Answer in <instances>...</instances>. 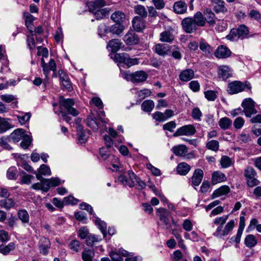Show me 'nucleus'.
Here are the masks:
<instances>
[{"label": "nucleus", "mask_w": 261, "mask_h": 261, "mask_svg": "<svg viewBox=\"0 0 261 261\" xmlns=\"http://www.w3.org/2000/svg\"><path fill=\"white\" fill-rule=\"evenodd\" d=\"M74 105V102L73 99H65L61 96L59 98V107H57V105L54 103V110L55 113L61 115L63 119L66 122L69 123L71 120V117L67 114L75 117L79 114V111L73 108Z\"/></svg>", "instance_id": "obj_1"}, {"label": "nucleus", "mask_w": 261, "mask_h": 261, "mask_svg": "<svg viewBox=\"0 0 261 261\" xmlns=\"http://www.w3.org/2000/svg\"><path fill=\"white\" fill-rule=\"evenodd\" d=\"M228 215L218 217L216 218L212 225V227L214 228L215 225L217 226L216 231L213 233V236L217 238L220 239L223 237L227 236L234 228L236 222L234 220H230L224 226L228 218Z\"/></svg>", "instance_id": "obj_2"}, {"label": "nucleus", "mask_w": 261, "mask_h": 261, "mask_svg": "<svg viewBox=\"0 0 261 261\" xmlns=\"http://www.w3.org/2000/svg\"><path fill=\"white\" fill-rule=\"evenodd\" d=\"M245 88L251 89V85L248 82L243 83L235 81L228 84L227 91L230 94H234L244 91Z\"/></svg>", "instance_id": "obj_3"}, {"label": "nucleus", "mask_w": 261, "mask_h": 261, "mask_svg": "<svg viewBox=\"0 0 261 261\" xmlns=\"http://www.w3.org/2000/svg\"><path fill=\"white\" fill-rule=\"evenodd\" d=\"M115 60L120 63H123L128 67L138 65L139 63V59L130 58L129 55L126 53L116 54L114 55Z\"/></svg>", "instance_id": "obj_4"}, {"label": "nucleus", "mask_w": 261, "mask_h": 261, "mask_svg": "<svg viewBox=\"0 0 261 261\" xmlns=\"http://www.w3.org/2000/svg\"><path fill=\"white\" fill-rule=\"evenodd\" d=\"M242 106L243 108V112L247 117H250L252 115L257 113L255 108V102L251 98L245 99L242 103Z\"/></svg>", "instance_id": "obj_5"}, {"label": "nucleus", "mask_w": 261, "mask_h": 261, "mask_svg": "<svg viewBox=\"0 0 261 261\" xmlns=\"http://www.w3.org/2000/svg\"><path fill=\"white\" fill-rule=\"evenodd\" d=\"M127 174L128 178L122 174L119 175L118 177V181L124 186L130 188L135 187L137 180L136 174L132 170L128 171Z\"/></svg>", "instance_id": "obj_6"}, {"label": "nucleus", "mask_w": 261, "mask_h": 261, "mask_svg": "<svg viewBox=\"0 0 261 261\" xmlns=\"http://www.w3.org/2000/svg\"><path fill=\"white\" fill-rule=\"evenodd\" d=\"M196 132V128L193 125H185L178 128L173 134V136L174 137L180 136H191L194 135Z\"/></svg>", "instance_id": "obj_7"}, {"label": "nucleus", "mask_w": 261, "mask_h": 261, "mask_svg": "<svg viewBox=\"0 0 261 261\" xmlns=\"http://www.w3.org/2000/svg\"><path fill=\"white\" fill-rule=\"evenodd\" d=\"M175 38V32L172 28H169L160 35V40L162 42L172 43Z\"/></svg>", "instance_id": "obj_8"}, {"label": "nucleus", "mask_w": 261, "mask_h": 261, "mask_svg": "<svg viewBox=\"0 0 261 261\" xmlns=\"http://www.w3.org/2000/svg\"><path fill=\"white\" fill-rule=\"evenodd\" d=\"M158 212L160 220L162 222V224L163 225L164 228L167 229H170L172 225L168 218L170 212L166 209L162 208L158 209Z\"/></svg>", "instance_id": "obj_9"}, {"label": "nucleus", "mask_w": 261, "mask_h": 261, "mask_svg": "<svg viewBox=\"0 0 261 261\" xmlns=\"http://www.w3.org/2000/svg\"><path fill=\"white\" fill-rule=\"evenodd\" d=\"M183 30L187 33H192L197 30V26L192 17H186L181 21Z\"/></svg>", "instance_id": "obj_10"}, {"label": "nucleus", "mask_w": 261, "mask_h": 261, "mask_svg": "<svg viewBox=\"0 0 261 261\" xmlns=\"http://www.w3.org/2000/svg\"><path fill=\"white\" fill-rule=\"evenodd\" d=\"M108 119H103L98 118V119L93 118L92 116H89L86 120L87 125L91 128L93 130L96 131L98 129L100 125V122L102 123L106 124L108 122Z\"/></svg>", "instance_id": "obj_11"}, {"label": "nucleus", "mask_w": 261, "mask_h": 261, "mask_svg": "<svg viewBox=\"0 0 261 261\" xmlns=\"http://www.w3.org/2000/svg\"><path fill=\"white\" fill-rule=\"evenodd\" d=\"M123 40L126 44L132 45L137 44L139 42V38L134 31H129L124 36Z\"/></svg>", "instance_id": "obj_12"}, {"label": "nucleus", "mask_w": 261, "mask_h": 261, "mask_svg": "<svg viewBox=\"0 0 261 261\" xmlns=\"http://www.w3.org/2000/svg\"><path fill=\"white\" fill-rule=\"evenodd\" d=\"M110 256L113 261H123V257L130 256L128 252L122 249H120L117 251L111 252Z\"/></svg>", "instance_id": "obj_13"}, {"label": "nucleus", "mask_w": 261, "mask_h": 261, "mask_svg": "<svg viewBox=\"0 0 261 261\" xmlns=\"http://www.w3.org/2000/svg\"><path fill=\"white\" fill-rule=\"evenodd\" d=\"M231 54L230 49L224 45L218 46L215 52V55L218 58H227L231 55Z\"/></svg>", "instance_id": "obj_14"}, {"label": "nucleus", "mask_w": 261, "mask_h": 261, "mask_svg": "<svg viewBox=\"0 0 261 261\" xmlns=\"http://www.w3.org/2000/svg\"><path fill=\"white\" fill-rule=\"evenodd\" d=\"M155 51L160 56H165L169 54L171 46L162 43H158L154 46Z\"/></svg>", "instance_id": "obj_15"}, {"label": "nucleus", "mask_w": 261, "mask_h": 261, "mask_svg": "<svg viewBox=\"0 0 261 261\" xmlns=\"http://www.w3.org/2000/svg\"><path fill=\"white\" fill-rule=\"evenodd\" d=\"M148 74L144 71L139 70L133 73V83H142L148 78Z\"/></svg>", "instance_id": "obj_16"}, {"label": "nucleus", "mask_w": 261, "mask_h": 261, "mask_svg": "<svg viewBox=\"0 0 261 261\" xmlns=\"http://www.w3.org/2000/svg\"><path fill=\"white\" fill-rule=\"evenodd\" d=\"M218 75L223 80H226L231 76V70L227 65H221L218 68Z\"/></svg>", "instance_id": "obj_17"}, {"label": "nucleus", "mask_w": 261, "mask_h": 261, "mask_svg": "<svg viewBox=\"0 0 261 261\" xmlns=\"http://www.w3.org/2000/svg\"><path fill=\"white\" fill-rule=\"evenodd\" d=\"M203 177V172L200 169H196L191 178L192 185L195 186H198L201 183Z\"/></svg>", "instance_id": "obj_18"}, {"label": "nucleus", "mask_w": 261, "mask_h": 261, "mask_svg": "<svg viewBox=\"0 0 261 261\" xmlns=\"http://www.w3.org/2000/svg\"><path fill=\"white\" fill-rule=\"evenodd\" d=\"M194 76V72L192 69H186L182 70L179 74V79L182 82H188L192 80Z\"/></svg>", "instance_id": "obj_19"}, {"label": "nucleus", "mask_w": 261, "mask_h": 261, "mask_svg": "<svg viewBox=\"0 0 261 261\" xmlns=\"http://www.w3.org/2000/svg\"><path fill=\"white\" fill-rule=\"evenodd\" d=\"M132 23L134 30L137 32H141L145 28V21L140 16L135 17Z\"/></svg>", "instance_id": "obj_20"}, {"label": "nucleus", "mask_w": 261, "mask_h": 261, "mask_svg": "<svg viewBox=\"0 0 261 261\" xmlns=\"http://www.w3.org/2000/svg\"><path fill=\"white\" fill-rule=\"evenodd\" d=\"M50 242L48 239L41 238L40 239L39 244L40 252L44 255H46L48 253V250L50 247Z\"/></svg>", "instance_id": "obj_21"}, {"label": "nucleus", "mask_w": 261, "mask_h": 261, "mask_svg": "<svg viewBox=\"0 0 261 261\" xmlns=\"http://www.w3.org/2000/svg\"><path fill=\"white\" fill-rule=\"evenodd\" d=\"M226 177L225 175L220 171H215L212 174V183L213 185H216L218 183L222 182L226 180Z\"/></svg>", "instance_id": "obj_22"}, {"label": "nucleus", "mask_w": 261, "mask_h": 261, "mask_svg": "<svg viewBox=\"0 0 261 261\" xmlns=\"http://www.w3.org/2000/svg\"><path fill=\"white\" fill-rule=\"evenodd\" d=\"M24 130L21 128L14 130L10 135V139L15 143L21 140L25 135Z\"/></svg>", "instance_id": "obj_23"}, {"label": "nucleus", "mask_w": 261, "mask_h": 261, "mask_svg": "<svg viewBox=\"0 0 261 261\" xmlns=\"http://www.w3.org/2000/svg\"><path fill=\"white\" fill-rule=\"evenodd\" d=\"M172 151L176 156H185L188 152V148L185 145H178L172 147Z\"/></svg>", "instance_id": "obj_24"}, {"label": "nucleus", "mask_w": 261, "mask_h": 261, "mask_svg": "<svg viewBox=\"0 0 261 261\" xmlns=\"http://www.w3.org/2000/svg\"><path fill=\"white\" fill-rule=\"evenodd\" d=\"M59 74L62 86L68 91H71L72 86L67 76L63 74L62 70L59 71Z\"/></svg>", "instance_id": "obj_25"}, {"label": "nucleus", "mask_w": 261, "mask_h": 261, "mask_svg": "<svg viewBox=\"0 0 261 261\" xmlns=\"http://www.w3.org/2000/svg\"><path fill=\"white\" fill-rule=\"evenodd\" d=\"M111 18L115 23L121 24L125 19V15L121 11H116L111 15Z\"/></svg>", "instance_id": "obj_26"}, {"label": "nucleus", "mask_w": 261, "mask_h": 261, "mask_svg": "<svg viewBox=\"0 0 261 261\" xmlns=\"http://www.w3.org/2000/svg\"><path fill=\"white\" fill-rule=\"evenodd\" d=\"M122 42L118 39H114L109 41L107 48H110L112 52L116 53L121 47Z\"/></svg>", "instance_id": "obj_27"}, {"label": "nucleus", "mask_w": 261, "mask_h": 261, "mask_svg": "<svg viewBox=\"0 0 261 261\" xmlns=\"http://www.w3.org/2000/svg\"><path fill=\"white\" fill-rule=\"evenodd\" d=\"M230 191L229 187L227 186H223L215 190L211 195L212 199H214L222 195L227 194Z\"/></svg>", "instance_id": "obj_28"}, {"label": "nucleus", "mask_w": 261, "mask_h": 261, "mask_svg": "<svg viewBox=\"0 0 261 261\" xmlns=\"http://www.w3.org/2000/svg\"><path fill=\"white\" fill-rule=\"evenodd\" d=\"M105 4L106 3L103 0H95L90 2L88 4V7L90 11L94 12L97 10L101 9Z\"/></svg>", "instance_id": "obj_29"}, {"label": "nucleus", "mask_w": 261, "mask_h": 261, "mask_svg": "<svg viewBox=\"0 0 261 261\" xmlns=\"http://www.w3.org/2000/svg\"><path fill=\"white\" fill-rule=\"evenodd\" d=\"M173 9L177 14H184L187 11V5L184 2L178 1L174 3Z\"/></svg>", "instance_id": "obj_30"}, {"label": "nucleus", "mask_w": 261, "mask_h": 261, "mask_svg": "<svg viewBox=\"0 0 261 261\" xmlns=\"http://www.w3.org/2000/svg\"><path fill=\"white\" fill-rule=\"evenodd\" d=\"M12 127L10 119L0 117V133H3Z\"/></svg>", "instance_id": "obj_31"}, {"label": "nucleus", "mask_w": 261, "mask_h": 261, "mask_svg": "<svg viewBox=\"0 0 261 261\" xmlns=\"http://www.w3.org/2000/svg\"><path fill=\"white\" fill-rule=\"evenodd\" d=\"M190 166L185 162L179 163L176 167L177 173L181 175H186L190 171Z\"/></svg>", "instance_id": "obj_32"}, {"label": "nucleus", "mask_w": 261, "mask_h": 261, "mask_svg": "<svg viewBox=\"0 0 261 261\" xmlns=\"http://www.w3.org/2000/svg\"><path fill=\"white\" fill-rule=\"evenodd\" d=\"M205 23L207 22L210 25H214L215 23V15L211 10L207 9L204 12Z\"/></svg>", "instance_id": "obj_33"}, {"label": "nucleus", "mask_w": 261, "mask_h": 261, "mask_svg": "<svg viewBox=\"0 0 261 261\" xmlns=\"http://www.w3.org/2000/svg\"><path fill=\"white\" fill-rule=\"evenodd\" d=\"M192 18L196 26L204 27L205 25V19L201 12H197Z\"/></svg>", "instance_id": "obj_34"}, {"label": "nucleus", "mask_w": 261, "mask_h": 261, "mask_svg": "<svg viewBox=\"0 0 261 261\" xmlns=\"http://www.w3.org/2000/svg\"><path fill=\"white\" fill-rule=\"evenodd\" d=\"M212 3L216 12L227 11V9L224 6L225 3L223 0H212Z\"/></svg>", "instance_id": "obj_35"}, {"label": "nucleus", "mask_w": 261, "mask_h": 261, "mask_svg": "<svg viewBox=\"0 0 261 261\" xmlns=\"http://www.w3.org/2000/svg\"><path fill=\"white\" fill-rule=\"evenodd\" d=\"M15 205V202L12 198H6L0 200V207L4 208L7 210L13 207Z\"/></svg>", "instance_id": "obj_36"}, {"label": "nucleus", "mask_w": 261, "mask_h": 261, "mask_svg": "<svg viewBox=\"0 0 261 261\" xmlns=\"http://www.w3.org/2000/svg\"><path fill=\"white\" fill-rule=\"evenodd\" d=\"M199 48L205 55H209L211 54L213 51V48L206 42L204 40H200L199 44Z\"/></svg>", "instance_id": "obj_37"}, {"label": "nucleus", "mask_w": 261, "mask_h": 261, "mask_svg": "<svg viewBox=\"0 0 261 261\" xmlns=\"http://www.w3.org/2000/svg\"><path fill=\"white\" fill-rule=\"evenodd\" d=\"M17 216L19 219L22 223H29L30 216L28 212L24 209H21L17 212Z\"/></svg>", "instance_id": "obj_38"}, {"label": "nucleus", "mask_w": 261, "mask_h": 261, "mask_svg": "<svg viewBox=\"0 0 261 261\" xmlns=\"http://www.w3.org/2000/svg\"><path fill=\"white\" fill-rule=\"evenodd\" d=\"M110 33L113 34L119 35L124 30V27L120 23H116L109 27Z\"/></svg>", "instance_id": "obj_39"}, {"label": "nucleus", "mask_w": 261, "mask_h": 261, "mask_svg": "<svg viewBox=\"0 0 261 261\" xmlns=\"http://www.w3.org/2000/svg\"><path fill=\"white\" fill-rule=\"evenodd\" d=\"M15 248V244L13 242L9 243L7 245H0V253L7 255Z\"/></svg>", "instance_id": "obj_40"}, {"label": "nucleus", "mask_w": 261, "mask_h": 261, "mask_svg": "<svg viewBox=\"0 0 261 261\" xmlns=\"http://www.w3.org/2000/svg\"><path fill=\"white\" fill-rule=\"evenodd\" d=\"M154 107V103L152 100H146L141 105V109L143 111L150 112Z\"/></svg>", "instance_id": "obj_41"}, {"label": "nucleus", "mask_w": 261, "mask_h": 261, "mask_svg": "<svg viewBox=\"0 0 261 261\" xmlns=\"http://www.w3.org/2000/svg\"><path fill=\"white\" fill-rule=\"evenodd\" d=\"M110 10L109 8L101 9L95 11L94 15L96 19H101L108 16Z\"/></svg>", "instance_id": "obj_42"}, {"label": "nucleus", "mask_w": 261, "mask_h": 261, "mask_svg": "<svg viewBox=\"0 0 261 261\" xmlns=\"http://www.w3.org/2000/svg\"><path fill=\"white\" fill-rule=\"evenodd\" d=\"M257 242V240L253 234H248L245 239V244L249 248H252L255 246Z\"/></svg>", "instance_id": "obj_43"}, {"label": "nucleus", "mask_w": 261, "mask_h": 261, "mask_svg": "<svg viewBox=\"0 0 261 261\" xmlns=\"http://www.w3.org/2000/svg\"><path fill=\"white\" fill-rule=\"evenodd\" d=\"M220 127L223 129H228L232 125V121L227 117H223L219 122Z\"/></svg>", "instance_id": "obj_44"}, {"label": "nucleus", "mask_w": 261, "mask_h": 261, "mask_svg": "<svg viewBox=\"0 0 261 261\" xmlns=\"http://www.w3.org/2000/svg\"><path fill=\"white\" fill-rule=\"evenodd\" d=\"M97 32L100 37H103L110 33L109 27L105 23H101L98 27Z\"/></svg>", "instance_id": "obj_45"}, {"label": "nucleus", "mask_w": 261, "mask_h": 261, "mask_svg": "<svg viewBox=\"0 0 261 261\" xmlns=\"http://www.w3.org/2000/svg\"><path fill=\"white\" fill-rule=\"evenodd\" d=\"M151 93V91L148 89H144L142 90H140L138 91L136 94L137 97L139 99V101L138 103H140V101L142 99H144L145 97H148L150 95Z\"/></svg>", "instance_id": "obj_46"}, {"label": "nucleus", "mask_w": 261, "mask_h": 261, "mask_svg": "<svg viewBox=\"0 0 261 261\" xmlns=\"http://www.w3.org/2000/svg\"><path fill=\"white\" fill-rule=\"evenodd\" d=\"M95 223L103 234V237L107 234V224L99 218H96Z\"/></svg>", "instance_id": "obj_47"}, {"label": "nucleus", "mask_w": 261, "mask_h": 261, "mask_svg": "<svg viewBox=\"0 0 261 261\" xmlns=\"http://www.w3.org/2000/svg\"><path fill=\"white\" fill-rule=\"evenodd\" d=\"M77 135L79 141L81 143H84L86 142L88 139V135L86 132L80 126L77 128Z\"/></svg>", "instance_id": "obj_48"}, {"label": "nucleus", "mask_w": 261, "mask_h": 261, "mask_svg": "<svg viewBox=\"0 0 261 261\" xmlns=\"http://www.w3.org/2000/svg\"><path fill=\"white\" fill-rule=\"evenodd\" d=\"M237 30V32L242 39L245 38L249 34V30L245 25H240Z\"/></svg>", "instance_id": "obj_49"}, {"label": "nucleus", "mask_w": 261, "mask_h": 261, "mask_svg": "<svg viewBox=\"0 0 261 261\" xmlns=\"http://www.w3.org/2000/svg\"><path fill=\"white\" fill-rule=\"evenodd\" d=\"M101 239L98 236L91 234L87 237L86 239V244L89 246H92L94 243L99 242Z\"/></svg>", "instance_id": "obj_50"}, {"label": "nucleus", "mask_w": 261, "mask_h": 261, "mask_svg": "<svg viewBox=\"0 0 261 261\" xmlns=\"http://www.w3.org/2000/svg\"><path fill=\"white\" fill-rule=\"evenodd\" d=\"M135 11L141 17L144 18L147 15V12L145 8L142 5H137L135 7Z\"/></svg>", "instance_id": "obj_51"}, {"label": "nucleus", "mask_w": 261, "mask_h": 261, "mask_svg": "<svg viewBox=\"0 0 261 261\" xmlns=\"http://www.w3.org/2000/svg\"><path fill=\"white\" fill-rule=\"evenodd\" d=\"M22 141L20 143V146L23 149H27L31 145L32 142L31 138L28 135L25 134L21 139Z\"/></svg>", "instance_id": "obj_52"}, {"label": "nucleus", "mask_w": 261, "mask_h": 261, "mask_svg": "<svg viewBox=\"0 0 261 261\" xmlns=\"http://www.w3.org/2000/svg\"><path fill=\"white\" fill-rule=\"evenodd\" d=\"M17 169L15 167L12 166L10 167L7 172V176L9 179H16L17 176Z\"/></svg>", "instance_id": "obj_53"}, {"label": "nucleus", "mask_w": 261, "mask_h": 261, "mask_svg": "<svg viewBox=\"0 0 261 261\" xmlns=\"http://www.w3.org/2000/svg\"><path fill=\"white\" fill-rule=\"evenodd\" d=\"M22 114L21 115H18L17 118L21 124H24L30 120L31 114L30 113H26L24 114L22 113Z\"/></svg>", "instance_id": "obj_54"}, {"label": "nucleus", "mask_w": 261, "mask_h": 261, "mask_svg": "<svg viewBox=\"0 0 261 261\" xmlns=\"http://www.w3.org/2000/svg\"><path fill=\"white\" fill-rule=\"evenodd\" d=\"M206 147L208 149L217 151L219 147V142L217 140H211L207 143Z\"/></svg>", "instance_id": "obj_55"}, {"label": "nucleus", "mask_w": 261, "mask_h": 261, "mask_svg": "<svg viewBox=\"0 0 261 261\" xmlns=\"http://www.w3.org/2000/svg\"><path fill=\"white\" fill-rule=\"evenodd\" d=\"M240 38L239 34L237 32L236 29H231L230 33L226 36V38L231 41H237Z\"/></svg>", "instance_id": "obj_56"}, {"label": "nucleus", "mask_w": 261, "mask_h": 261, "mask_svg": "<svg viewBox=\"0 0 261 261\" xmlns=\"http://www.w3.org/2000/svg\"><path fill=\"white\" fill-rule=\"evenodd\" d=\"M38 172L43 175L49 176L51 174L49 167L45 164H42L40 166Z\"/></svg>", "instance_id": "obj_57"}, {"label": "nucleus", "mask_w": 261, "mask_h": 261, "mask_svg": "<svg viewBox=\"0 0 261 261\" xmlns=\"http://www.w3.org/2000/svg\"><path fill=\"white\" fill-rule=\"evenodd\" d=\"M221 165L223 168H226L230 167L232 164L231 159L227 156H223L221 159Z\"/></svg>", "instance_id": "obj_58"}, {"label": "nucleus", "mask_w": 261, "mask_h": 261, "mask_svg": "<svg viewBox=\"0 0 261 261\" xmlns=\"http://www.w3.org/2000/svg\"><path fill=\"white\" fill-rule=\"evenodd\" d=\"M191 115L194 119L200 121L202 114L200 109L196 107L192 110Z\"/></svg>", "instance_id": "obj_59"}, {"label": "nucleus", "mask_w": 261, "mask_h": 261, "mask_svg": "<svg viewBox=\"0 0 261 261\" xmlns=\"http://www.w3.org/2000/svg\"><path fill=\"white\" fill-rule=\"evenodd\" d=\"M217 92L213 90H208L204 92L205 97L210 101H214L217 96Z\"/></svg>", "instance_id": "obj_60"}, {"label": "nucleus", "mask_w": 261, "mask_h": 261, "mask_svg": "<svg viewBox=\"0 0 261 261\" xmlns=\"http://www.w3.org/2000/svg\"><path fill=\"white\" fill-rule=\"evenodd\" d=\"M244 176L246 178L256 176V172L254 168L251 167L246 168L244 171Z\"/></svg>", "instance_id": "obj_61"}, {"label": "nucleus", "mask_w": 261, "mask_h": 261, "mask_svg": "<svg viewBox=\"0 0 261 261\" xmlns=\"http://www.w3.org/2000/svg\"><path fill=\"white\" fill-rule=\"evenodd\" d=\"M165 116V115L161 112H156L152 115L153 118L156 121L159 122L165 121L166 120Z\"/></svg>", "instance_id": "obj_62"}, {"label": "nucleus", "mask_w": 261, "mask_h": 261, "mask_svg": "<svg viewBox=\"0 0 261 261\" xmlns=\"http://www.w3.org/2000/svg\"><path fill=\"white\" fill-rule=\"evenodd\" d=\"M249 16L251 18L257 20L259 23L261 20V15L260 13L255 10H251L249 13Z\"/></svg>", "instance_id": "obj_63"}, {"label": "nucleus", "mask_w": 261, "mask_h": 261, "mask_svg": "<svg viewBox=\"0 0 261 261\" xmlns=\"http://www.w3.org/2000/svg\"><path fill=\"white\" fill-rule=\"evenodd\" d=\"M91 102H92L93 105H94L96 107H97L99 110H102L103 108V103L100 99V98L98 97H93L91 100Z\"/></svg>", "instance_id": "obj_64"}]
</instances>
